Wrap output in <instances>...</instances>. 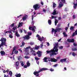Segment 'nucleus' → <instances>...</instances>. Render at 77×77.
<instances>
[{
    "mask_svg": "<svg viewBox=\"0 0 77 77\" xmlns=\"http://www.w3.org/2000/svg\"><path fill=\"white\" fill-rule=\"evenodd\" d=\"M63 35L64 37H67L68 36V35L66 34V32H63Z\"/></svg>",
    "mask_w": 77,
    "mask_h": 77,
    "instance_id": "nucleus-20",
    "label": "nucleus"
},
{
    "mask_svg": "<svg viewBox=\"0 0 77 77\" xmlns=\"http://www.w3.org/2000/svg\"><path fill=\"white\" fill-rule=\"evenodd\" d=\"M26 65L27 66H30V63L29 62V61H27V62L26 63Z\"/></svg>",
    "mask_w": 77,
    "mask_h": 77,
    "instance_id": "nucleus-29",
    "label": "nucleus"
},
{
    "mask_svg": "<svg viewBox=\"0 0 77 77\" xmlns=\"http://www.w3.org/2000/svg\"><path fill=\"white\" fill-rule=\"evenodd\" d=\"M31 52V53H35V51H34L33 49V48H30Z\"/></svg>",
    "mask_w": 77,
    "mask_h": 77,
    "instance_id": "nucleus-32",
    "label": "nucleus"
},
{
    "mask_svg": "<svg viewBox=\"0 0 77 77\" xmlns=\"http://www.w3.org/2000/svg\"><path fill=\"white\" fill-rule=\"evenodd\" d=\"M16 36H17V37H20V35L18 34V32H16L15 34Z\"/></svg>",
    "mask_w": 77,
    "mask_h": 77,
    "instance_id": "nucleus-25",
    "label": "nucleus"
},
{
    "mask_svg": "<svg viewBox=\"0 0 77 77\" xmlns=\"http://www.w3.org/2000/svg\"><path fill=\"white\" fill-rule=\"evenodd\" d=\"M33 15H32V21H33V18H34Z\"/></svg>",
    "mask_w": 77,
    "mask_h": 77,
    "instance_id": "nucleus-55",
    "label": "nucleus"
},
{
    "mask_svg": "<svg viewBox=\"0 0 77 77\" xmlns=\"http://www.w3.org/2000/svg\"><path fill=\"white\" fill-rule=\"evenodd\" d=\"M16 68L17 69H19V68H20V67L19 66H16Z\"/></svg>",
    "mask_w": 77,
    "mask_h": 77,
    "instance_id": "nucleus-48",
    "label": "nucleus"
},
{
    "mask_svg": "<svg viewBox=\"0 0 77 77\" xmlns=\"http://www.w3.org/2000/svg\"><path fill=\"white\" fill-rule=\"evenodd\" d=\"M30 48H31V47L28 46L26 48H24V51L25 52H28L29 51V49H30Z\"/></svg>",
    "mask_w": 77,
    "mask_h": 77,
    "instance_id": "nucleus-8",
    "label": "nucleus"
},
{
    "mask_svg": "<svg viewBox=\"0 0 77 77\" xmlns=\"http://www.w3.org/2000/svg\"><path fill=\"white\" fill-rule=\"evenodd\" d=\"M56 4H55L54 2L53 3V8H56Z\"/></svg>",
    "mask_w": 77,
    "mask_h": 77,
    "instance_id": "nucleus-30",
    "label": "nucleus"
},
{
    "mask_svg": "<svg viewBox=\"0 0 77 77\" xmlns=\"http://www.w3.org/2000/svg\"><path fill=\"white\" fill-rule=\"evenodd\" d=\"M38 40H39V41H42V38L40 37L38 38Z\"/></svg>",
    "mask_w": 77,
    "mask_h": 77,
    "instance_id": "nucleus-35",
    "label": "nucleus"
},
{
    "mask_svg": "<svg viewBox=\"0 0 77 77\" xmlns=\"http://www.w3.org/2000/svg\"><path fill=\"white\" fill-rule=\"evenodd\" d=\"M14 54H18V51H14Z\"/></svg>",
    "mask_w": 77,
    "mask_h": 77,
    "instance_id": "nucleus-40",
    "label": "nucleus"
},
{
    "mask_svg": "<svg viewBox=\"0 0 77 77\" xmlns=\"http://www.w3.org/2000/svg\"><path fill=\"white\" fill-rule=\"evenodd\" d=\"M2 45H4L1 43V45H0V48H1V47L2 46Z\"/></svg>",
    "mask_w": 77,
    "mask_h": 77,
    "instance_id": "nucleus-56",
    "label": "nucleus"
},
{
    "mask_svg": "<svg viewBox=\"0 0 77 77\" xmlns=\"http://www.w3.org/2000/svg\"><path fill=\"white\" fill-rule=\"evenodd\" d=\"M14 26V23H12L11 25L10 26V27H13Z\"/></svg>",
    "mask_w": 77,
    "mask_h": 77,
    "instance_id": "nucleus-43",
    "label": "nucleus"
},
{
    "mask_svg": "<svg viewBox=\"0 0 77 77\" xmlns=\"http://www.w3.org/2000/svg\"><path fill=\"white\" fill-rule=\"evenodd\" d=\"M75 35H77V29H76V30L75 31Z\"/></svg>",
    "mask_w": 77,
    "mask_h": 77,
    "instance_id": "nucleus-58",
    "label": "nucleus"
},
{
    "mask_svg": "<svg viewBox=\"0 0 77 77\" xmlns=\"http://www.w3.org/2000/svg\"><path fill=\"white\" fill-rule=\"evenodd\" d=\"M73 45L74 46H76L77 45V44H75V43H73Z\"/></svg>",
    "mask_w": 77,
    "mask_h": 77,
    "instance_id": "nucleus-60",
    "label": "nucleus"
},
{
    "mask_svg": "<svg viewBox=\"0 0 77 77\" xmlns=\"http://www.w3.org/2000/svg\"><path fill=\"white\" fill-rule=\"evenodd\" d=\"M49 59L48 60L49 62H56L57 61V60L56 59L54 58H49Z\"/></svg>",
    "mask_w": 77,
    "mask_h": 77,
    "instance_id": "nucleus-7",
    "label": "nucleus"
},
{
    "mask_svg": "<svg viewBox=\"0 0 77 77\" xmlns=\"http://www.w3.org/2000/svg\"><path fill=\"white\" fill-rule=\"evenodd\" d=\"M35 60H39V58L36 57L35 58Z\"/></svg>",
    "mask_w": 77,
    "mask_h": 77,
    "instance_id": "nucleus-46",
    "label": "nucleus"
},
{
    "mask_svg": "<svg viewBox=\"0 0 77 77\" xmlns=\"http://www.w3.org/2000/svg\"><path fill=\"white\" fill-rule=\"evenodd\" d=\"M40 5L39 4H35L33 6V8H34V10H39L40 9Z\"/></svg>",
    "mask_w": 77,
    "mask_h": 77,
    "instance_id": "nucleus-3",
    "label": "nucleus"
},
{
    "mask_svg": "<svg viewBox=\"0 0 77 77\" xmlns=\"http://www.w3.org/2000/svg\"><path fill=\"white\" fill-rule=\"evenodd\" d=\"M27 16L26 15L23 18V21H25V20L27 19Z\"/></svg>",
    "mask_w": 77,
    "mask_h": 77,
    "instance_id": "nucleus-23",
    "label": "nucleus"
},
{
    "mask_svg": "<svg viewBox=\"0 0 77 77\" xmlns=\"http://www.w3.org/2000/svg\"><path fill=\"white\" fill-rule=\"evenodd\" d=\"M24 45H25V43L24 42H22V45L23 46V47H24Z\"/></svg>",
    "mask_w": 77,
    "mask_h": 77,
    "instance_id": "nucleus-44",
    "label": "nucleus"
},
{
    "mask_svg": "<svg viewBox=\"0 0 77 77\" xmlns=\"http://www.w3.org/2000/svg\"><path fill=\"white\" fill-rule=\"evenodd\" d=\"M72 51H77V49L76 48H72Z\"/></svg>",
    "mask_w": 77,
    "mask_h": 77,
    "instance_id": "nucleus-34",
    "label": "nucleus"
},
{
    "mask_svg": "<svg viewBox=\"0 0 77 77\" xmlns=\"http://www.w3.org/2000/svg\"><path fill=\"white\" fill-rule=\"evenodd\" d=\"M36 63L37 64H38V65H39V61L37 60L36 61Z\"/></svg>",
    "mask_w": 77,
    "mask_h": 77,
    "instance_id": "nucleus-54",
    "label": "nucleus"
},
{
    "mask_svg": "<svg viewBox=\"0 0 77 77\" xmlns=\"http://www.w3.org/2000/svg\"><path fill=\"white\" fill-rule=\"evenodd\" d=\"M32 34V32H28V35H24L23 36V38H24V39H29V36H31Z\"/></svg>",
    "mask_w": 77,
    "mask_h": 77,
    "instance_id": "nucleus-6",
    "label": "nucleus"
},
{
    "mask_svg": "<svg viewBox=\"0 0 77 77\" xmlns=\"http://www.w3.org/2000/svg\"><path fill=\"white\" fill-rule=\"evenodd\" d=\"M9 74L11 77L12 76V72L11 71H9Z\"/></svg>",
    "mask_w": 77,
    "mask_h": 77,
    "instance_id": "nucleus-26",
    "label": "nucleus"
},
{
    "mask_svg": "<svg viewBox=\"0 0 77 77\" xmlns=\"http://www.w3.org/2000/svg\"><path fill=\"white\" fill-rule=\"evenodd\" d=\"M15 66H19V61H17L15 63Z\"/></svg>",
    "mask_w": 77,
    "mask_h": 77,
    "instance_id": "nucleus-22",
    "label": "nucleus"
},
{
    "mask_svg": "<svg viewBox=\"0 0 77 77\" xmlns=\"http://www.w3.org/2000/svg\"><path fill=\"white\" fill-rule=\"evenodd\" d=\"M66 59L65 58L60 60V62H62V63H63V62H66Z\"/></svg>",
    "mask_w": 77,
    "mask_h": 77,
    "instance_id": "nucleus-16",
    "label": "nucleus"
},
{
    "mask_svg": "<svg viewBox=\"0 0 77 77\" xmlns=\"http://www.w3.org/2000/svg\"><path fill=\"white\" fill-rule=\"evenodd\" d=\"M32 55H33V56H36V54L35 53H32Z\"/></svg>",
    "mask_w": 77,
    "mask_h": 77,
    "instance_id": "nucleus-57",
    "label": "nucleus"
},
{
    "mask_svg": "<svg viewBox=\"0 0 77 77\" xmlns=\"http://www.w3.org/2000/svg\"><path fill=\"white\" fill-rule=\"evenodd\" d=\"M57 66V64L54 65V67H56Z\"/></svg>",
    "mask_w": 77,
    "mask_h": 77,
    "instance_id": "nucleus-59",
    "label": "nucleus"
},
{
    "mask_svg": "<svg viewBox=\"0 0 77 77\" xmlns=\"http://www.w3.org/2000/svg\"><path fill=\"white\" fill-rule=\"evenodd\" d=\"M58 14V11H56V9H54V11L52 13V15H57Z\"/></svg>",
    "mask_w": 77,
    "mask_h": 77,
    "instance_id": "nucleus-10",
    "label": "nucleus"
},
{
    "mask_svg": "<svg viewBox=\"0 0 77 77\" xmlns=\"http://www.w3.org/2000/svg\"><path fill=\"white\" fill-rule=\"evenodd\" d=\"M0 41H1V43L2 44H3L4 45H5V46H7V45H6V38H1V40H0Z\"/></svg>",
    "mask_w": 77,
    "mask_h": 77,
    "instance_id": "nucleus-4",
    "label": "nucleus"
},
{
    "mask_svg": "<svg viewBox=\"0 0 77 77\" xmlns=\"http://www.w3.org/2000/svg\"><path fill=\"white\" fill-rule=\"evenodd\" d=\"M0 53L1 55H2V56L4 55H5V52L4 51H1L0 52Z\"/></svg>",
    "mask_w": 77,
    "mask_h": 77,
    "instance_id": "nucleus-15",
    "label": "nucleus"
},
{
    "mask_svg": "<svg viewBox=\"0 0 77 77\" xmlns=\"http://www.w3.org/2000/svg\"><path fill=\"white\" fill-rule=\"evenodd\" d=\"M20 63H21V65L22 66H23L24 65L23 64V62L21 61Z\"/></svg>",
    "mask_w": 77,
    "mask_h": 77,
    "instance_id": "nucleus-38",
    "label": "nucleus"
},
{
    "mask_svg": "<svg viewBox=\"0 0 77 77\" xmlns=\"http://www.w3.org/2000/svg\"><path fill=\"white\" fill-rule=\"evenodd\" d=\"M26 59H29V57L27 56H25L24 57Z\"/></svg>",
    "mask_w": 77,
    "mask_h": 77,
    "instance_id": "nucleus-47",
    "label": "nucleus"
},
{
    "mask_svg": "<svg viewBox=\"0 0 77 77\" xmlns=\"http://www.w3.org/2000/svg\"><path fill=\"white\" fill-rule=\"evenodd\" d=\"M35 28L36 29V27L34 26L33 27H32V31H34V32H35Z\"/></svg>",
    "mask_w": 77,
    "mask_h": 77,
    "instance_id": "nucleus-28",
    "label": "nucleus"
},
{
    "mask_svg": "<svg viewBox=\"0 0 77 77\" xmlns=\"http://www.w3.org/2000/svg\"><path fill=\"white\" fill-rule=\"evenodd\" d=\"M21 75L20 74V73H19L17 74H16L15 75V76L16 77H21Z\"/></svg>",
    "mask_w": 77,
    "mask_h": 77,
    "instance_id": "nucleus-21",
    "label": "nucleus"
},
{
    "mask_svg": "<svg viewBox=\"0 0 77 77\" xmlns=\"http://www.w3.org/2000/svg\"><path fill=\"white\" fill-rule=\"evenodd\" d=\"M61 20V17H58V20Z\"/></svg>",
    "mask_w": 77,
    "mask_h": 77,
    "instance_id": "nucleus-62",
    "label": "nucleus"
},
{
    "mask_svg": "<svg viewBox=\"0 0 77 77\" xmlns=\"http://www.w3.org/2000/svg\"><path fill=\"white\" fill-rule=\"evenodd\" d=\"M58 23V20L56 19H55V25H57V23Z\"/></svg>",
    "mask_w": 77,
    "mask_h": 77,
    "instance_id": "nucleus-24",
    "label": "nucleus"
},
{
    "mask_svg": "<svg viewBox=\"0 0 77 77\" xmlns=\"http://www.w3.org/2000/svg\"><path fill=\"white\" fill-rule=\"evenodd\" d=\"M23 22H19V25L18 26V27H21V26H22V25H23Z\"/></svg>",
    "mask_w": 77,
    "mask_h": 77,
    "instance_id": "nucleus-18",
    "label": "nucleus"
},
{
    "mask_svg": "<svg viewBox=\"0 0 77 77\" xmlns=\"http://www.w3.org/2000/svg\"><path fill=\"white\" fill-rule=\"evenodd\" d=\"M29 44L31 45H34V43L30 42Z\"/></svg>",
    "mask_w": 77,
    "mask_h": 77,
    "instance_id": "nucleus-45",
    "label": "nucleus"
},
{
    "mask_svg": "<svg viewBox=\"0 0 77 77\" xmlns=\"http://www.w3.org/2000/svg\"><path fill=\"white\" fill-rule=\"evenodd\" d=\"M73 5H74L73 8L75 9H76V8H77V4H75V3L74 2Z\"/></svg>",
    "mask_w": 77,
    "mask_h": 77,
    "instance_id": "nucleus-17",
    "label": "nucleus"
},
{
    "mask_svg": "<svg viewBox=\"0 0 77 77\" xmlns=\"http://www.w3.org/2000/svg\"><path fill=\"white\" fill-rule=\"evenodd\" d=\"M48 69L46 68H42V69H40L39 71H38L39 72H42L43 71H46V70H47Z\"/></svg>",
    "mask_w": 77,
    "mask_h": 77,
    "instance_id": "nucleus-12",
    "label": "nucleus"
},
{
    "mask_svg": "<svg viewBox=\"0 0 77 77\" xmlns=\"http://www.w3.org/2000/svg\"><path fill=\"white\" fill-rule=\"evenodd\" d=\"M37 54H38V57H41L42 56L41 53V51H38L37 52Z\"/></svg>",
    "mask_w": 77,
    "mask_h": 77,
    "instance_id": "nucleus-14",
    "label": "nucleus"
},
{
    "mask_svg": "<svg viewBox=\"0 0 77 77\" xmlns=\"http://www.w3.org/2000/svg\"><path fill=\"white\" fill-rule=\"evenodd\" d=\"M73 19L75 18V15H73Z\"/></svg>",
    "mask_w": 77,
    "mask_h": 77,
    "instance_id": "nucleus-63",
    "label": "nucleus"
},
{
    "mask_svg": "<svg viewBox=\"0 0 77 77\" xmlns=\"http://www.w3.org/2000/svg\"><path fill=\"white\" fill-rule=\"evenodd\" d=\"M43 12H46V10L44 9H43Z\"/></svg>",
    "mask_w": 77,
    "mask_h": 77,
    "instance_id": "nucleus-61",
    "label": "nucleus"
},
{
    "mask_svg": "<svg viewBox=\"0 0 77 77\" xmlns=\"http://www.w3.org/2000/svg\"><path fill=\"white\" fill-rule=\"evenodd\" d=\"M48 21L49 24L51 25V20H49Z\"/></svg>",
    "mask_w": 77,
    "mask_h": 77,
    "instance_id": "nucleus-31",
    "label": "nucleus"
},
{
    "mask_svg": "<svg viewBox=\"0 0 77 77\" xmlns=\"http://www.w3.org/2000/svg\"><path fill=\"white\" fill-rule=\"evenodd\" d=\"M58 54V52L55 53V52H53L51 53L50 54V56H53V55H56V54Z\"/></svg>",
    "mask_w": 77,
    "mask_h": 77,
    "instance_id": "nucleus-13",
    "label": "nucleus"
},
{
    "mask_svg": "<svg viewBox=\"0 0 77 77\" xmlns=\"http://www.w3.org/2000/svg\"><path fill=\"white\" fill-rule=\"evenodd\" d=\"M67 42H74V39H67Z\"/></svg>",
    "mask_w": 77,
    "mask_h": 77,
    "instance_id": "nucleus-11",
    "label": "nucleus"
},
{
    "mask_svg": "<svg viewBox=\"0 0 77 77\" xmlns=\"http://www.w3.org/2000/svg\"><path fill=\"white\" fill-rule=\"evenodd\" d=\"M61 30V28H58L55 29H54V28H52L51 32L52 33L54 32V34H56V33H57V31H59V32Z\"/></svg>",
    "mask_w": 77,
    "mask_h": 77,
    "instance_id": "nucleus-5",
    "label": "nucleus"
},
{
    "mask_svg": "<svg viewBox=\"0 0 77 77\" xmlns=\"http://www.w3.org/2000/svg\"><path fill=\"white\" fill-rule=\"evenodd\" d=\"M58 47H59L58 43H56L55 44V46L54 47V49L52 50H51V51H47L46 52L48 54L51 53L53 52H58V49L57 48Z\"/></svg>",
    "mask_w": 77,
    "mask_h": 77,
    "instance_id": "nucleus-1",
    "label": "nucleus"
},
{
    "mask_svg": "<svg viewBox=\"0 0 77 77\" xmlns=\"http://www.w3.org/2000/svg\"><path fill=\"white\" fill-rule=\"evenodd\" d=\"M12 35H13V33L9 34V37L10 38H13V36H12Z\"/></svg>",
    "mask_w": 77,
    "mask_h": 77,
    "instance_id": "nucleus-27",
    "label": "nucleus"
},
{
    "mask_svg": "<svg viewBox=\"0 0 77 77\" xmlns=\"http://www.w3.org/2000/svg\"><path fill=\"white\" fill-rule=\"evenodd\" d=\"M74 27L73 26H72L70 28V30H74Z\"/></svg>",
    "mask_w": 77,
    "mask_h": 77,
    "instance_id": "nucleus-36",
    "label": "nucleus"
},
{
    "mask_svg": "<svg viewBox=\"0 0 77 77\" xmlns=\"http://www.w3.org/2000/svg\"><path fill=\"white\" fill-rule=\"evenodd\" d=\"M72 55L73 56H75V55H76V54H75V52H73L72 53Z\"/></svg>",
    "mask_w": 77,
    "mask_h": 77,
    "instance_id": "nucleus-42",
    "label": "nucleus"
},
{
    "mask_svg": "<svg viewBox=\"0 0 77 77\" xmlns=\"http://www.w3.org/2000/svg\"><path fill=\"white\" fill-rule=\"evenodd\" d=\"M75 35V32L73 33L72 34V36H74Z\"/></svg>",
    "mask_w": 77,
    "mask_h": 77,
    "instance_id": "nucleus-51",
    "label": "nucleus"
},
{
    "mask_svg": "<svg viewBox=\"0 0 77 77\" xmlns=\"http://www.w3.org/2000/svg\"><path fill=\"white\" fill-rule=\"evenodd\" d=\"M40 37V36L38 34H37L36 35V37L38 38H39Z\"/></svg>",
    "mask_w": 77,
    "mask_h": 77,
    "instance_id": "nucleus-50",
    "label": "nucleus"
},
{
    "mask_svg": "<svg viewBox=\"0 0 77 77\" xmlns=\"http://www.w3.org/2000/svg\"><path fill=\"white\" fill-rule=\"evenodd\" d=\"M4 77H9V76H8V75H7L6 76V75L4 74Z\"/></svg>",
    "mask_w": 77,
    "mask_h": 77,
    "instance_id": "nucleus-64",
    "label": "nucleus"
},
{
    "mask_svg": "<svg viewBox=\"0 0 77 77\" xmlns=\"http://www.w3.org/2000/svg\"><path fill=\"white\" fill-rule=\"evenodd\" d=\"M16 29H17V28L15 27L13 28V29L14 30H15Z\"/></svg>",
    "mask_w": 77,
    "mask_h": 77,
    "instance_id": "nucleus-53",
    "label": "nucleus"
},
{
    "mask_svg": "<svg viewBox=\"0 0 77 77\" xmlns=\"http://www.w3.org/2000/svg\"><path fill=\"white\" fill-rule=\"evenodd\" d=\"M50 71H51L52 72L53 71H54V69H52V68H51L50 69Z\"/></svg>",
    "mask_w": 77,
    "mask_h": 77,
    "instance_id": "nucleus-52",
    "label": "nucleus"
},
{
    "mask_svg": "<svg viewBox=\"0 0 77 77\" xmlns=\"http://www.w3.org/2000/svg\"><path fill=\"white\" fill-rule=\"evenodd\" d=\"M34 24H35V21H32V26H34Z\"/></svg>",
    "mask_w": 77,
    "mask_h": 77,
    "instance_id": "nucleus-41",
    "label": "nucleus"
},
{
    "mask_svg": "<svg viewBox=\"0 0 77 77\" xmlns=\"http://www.w3.org/2000/svg\"><path fill=\"white\" fill-rule=\"evenodd\" d=\"M48 59V58L47 57H45L43 60L45 62H48V61L47 60Z\"/></svg>",
    "mask_w": 77,
    "mask_h": 77,
    "instance_id": "nucleus-19",
    "label": "nucleus"
},
{
    "mask_svg": "<svg viewBox=\"0 0 77 77\" xmlns=\"http://www.w3.org/2000/svg\"><path fill=\"white\" fill-rule=\"evenodd\" d=\"M62 2H60L59 5L58 7V8H61L63 6V4L65 3V0H61Z\"/></svg>",
    "mask_w": 77,
    "mask_h": 77,
    "instance_id": "nucleus-2",
    "label": "nucleus"
},
{
    "mask_svg": "<svg viewBox=\"0 0 77 77\" xmlns=\"http://www.w3.org/2000/svg\"><path fill=\"white\" fill-rule=\"evenodd\" d=\"M39 72L38 71H35L33 72L34 74L35 75H36V77H38L39 76Z\"/></svg>",
    "mask_w": 77,
    "mask_h": 77,
    "instance_id": "nucleus-9",
    "label": "nucleus"
},
{
    "mask_svg": "<svg viewBox=\"0 0 77 77\" xmlns=\"http://www.w3.org/2000/svg\"><path fill=\"white\" fill-rule=\"evenodd\" d=\"M16 50V47L14 46L13 48V52H14V51H15Z\"/></svg>",
    "mask_w": 77,
    "mask_h": 77,
    "instance_id": "nucleus-39",
    "label": "nucleus"
},
{
    "mask_svg": "<svg viewBox=\"0 0 77 77\" xmlns=\"http://www.w3.org/2000/svg\"><path fill=\"white\" fill-rule=\"evenodd\" d=\"M23 67L24 68H27V66H26V65H25L23 66Z\"/></svg>",
    "mask_w": 77,
    "mask_h": 77,
    "instance_id": "nucleus-49",
    "label": "nucleus"
},
{
    "mask_svg": "<svg viewBox=\"0 0 77 77\" xmlns=\"http://www.w3.org/2000/svg\"><path fill=\"white\" fill-rule=\"evenodd\" d=\"M63 48V46H61L59 47V49H60V50H62Z\"/></svg>",
    "mask_w": 77,
    "mask_h": 77,
    "instance_id": "nucleus-37",
    "label": "nucleus"
},
{
    "mask_svg": "<svg viewBox=\"0 0 77 77\" xmlns=\"http://www.w3.org/2000/svg\"><path fill=\"white\" fill-rule=\"evenodd\" d=\"M39 48V46H38L37 47H35L34 49L35 50H38Z\"/></svg>",
    "mask_w": 77,
    "mask_h": 77,
    "instance_id": "nucleus-33",
    "label": "nucleus"
}]
</instances>
